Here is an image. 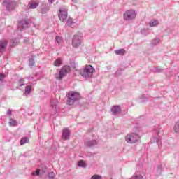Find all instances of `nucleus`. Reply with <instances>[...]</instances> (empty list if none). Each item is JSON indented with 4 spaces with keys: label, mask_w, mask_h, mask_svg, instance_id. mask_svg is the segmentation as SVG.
<instances>
[{
    "label": "nucleus",
    "mask_w": 179,
    "mask_h": 179,
    "mask_svg": "<svg viewBox=\"0 0 179 179\" xmlns=\"http://www.w3.org/2000/svg\"><path fill=\"white\" fill-rule=\"evenodd\" d=\"M95 71V68L92 65H85L83 69L80 71L81 76L84 78H90L92 76L94 72Z\"/></svg>",
    "instance_id": "f257e3e1"
},
{
    "label": "nucleus",
    "mask_w": 179,
    "mask_h": 179,
    "mask_svg": "<svg viewBox=\"0 0 179 179\" xmlns=\"http://www.w3.org/2000/svg\"><path fill=\"white\" fill-rule=\"evenodd\" d=\"M67 97H68L67 103L69 106H72L73 103H75V101L80 99V94L77 92H69L68 93Z\"/></svg>",
    "instance_id": "f03ea898"
},
{
    "label": "nucleus",
    "mask_w": 179,
    "mask_h": 179,
    "mask_svg": "<svg viewBox=\"0 0 179 179\" xmlns=\"http://www.w3.org/2000/svg\"><path fill=\"white\" fill-rule=\"evenodd\" d=\"M71 66H69V65H64L60 68L58 75L55 76L56 79L62 80L64 76H66L69 72H71Z\"/></svg>",
    "instance_id": "7ed1b4c3"
},
{
    "label": "nucleus",
    "mask_w": 179,
    "mask_h": 179,
    "mask_svg": "<svg viewBox=\"0 0 179 179\" xmlns=\"http://www.w3.org/2000/svg\"><path fill=\"white\" fill-rule=\"evenodd\" d=\"M83 45V36L81 34L74 35L72 39L73 48H79Z\"/></svg>",
    "instance_id": "20e7f679"
},
{
    "label": "nucleus",
    "mask_w": 179,
    "mask_h": 179,
    "mask_svg": "<svg viewBox=\"0 0 179 179\" xmlns=\"http://www.w3.org/2000/svg\"><path fill=\"white\" fill-rule=\"evenodd\" d=\"M136 17V13L134 10H127V11H126L124 14H123V18L126 21H130L131 20H134Z\"/></svg>",
    "instance_id": "39448f33"
},
{
    "label": "nucleus",
    "mask_w": 179,
    "mask_h": 179,
    "mask_svg": "<svg viewBox=\"0 0 179 179\" xmlns=\"http://www.w3.org/2000/svg\"><path fill=\"white\" fill-rule=\"evenodd\" d=\"M125 139L127 143H136L139 139V136L137 134H129L125 136Z\"/></svg>",
    "instance_id": "423d86ee"
},
{
    "label": "nucleus",
    "mask_w": 179,
    "mask_h": 179,
    "mask_svg": "<svg viewBox=\"0 0 179 179\" xmlns=\"http://www.w3.org/2000/svg\"><path fill=\"white\" fill-rule=\"evenodd\" d=\"M59 18L62 22H65L68 18V11L66 8H60L58 14Z\"/></svg>",
    "instance_id": "0eeeda50"
},
{
    "label": "nucleus",
    "mask_w": 179,
    "mask_h": 179,
    "mask_svg": "<svg viewBox=\"0 0 179 179\" xmlns=\"http://www.w3.org/2000/svg\"><path fill=\"white\" fill-rule=\"evenodd\" d=\"M70 135L71 132L69 128H64L62 131V139H64V141H68V139H70Z\"/></svg>",
    "instance_id": "6e6552de"
},
{
    "label": "nucleus",
    "mask_w": 179,
    "mask_h": 179,
    "mask_svg": "<svg viewBox=\"0 0 179 179\" xmlns=\"http://www.w3.org/2000/svg\"><path fill=\"white\" fill-rule=\"evenodd\" d=\"M111 111L113 114H118L119 113H121V108L120 106H113L111 108Z\"/></svg>",
    "instance_id": "1a4fd4ad"
},
{
    "label": "nucleus",
    "mask_w": 179,
    "mask_h": 179,
    "mask_svg": "<svg viewBox=\"0 0 179 179\" xmlns=\"http://www.w3.org/2000/svg\"><path fill=\"white\" fill-rule=\"evenodd\" d=\"M62 64V58H57V59H55L53 62L54 66H61Z\"/></svg>",
    "instance_id": "9d476101"
},
{
    "label": "nucleus",
    "mask_w": 179,
    "mask_h": 179,
    "mask_svg": "<svg viewBox=\"0 0 179 179\" xmlns=\"http://www.w3.org/2000/svg\"><path fill=\"white\" fill-rule=\"evenodd\" d=\"M8 42L7 41H0V51H3L4 48L7 47Z\"/></svg>",
    "instance_id": "9b49d317"
},
{
    "label": "nucleus",
    "mask_w": 179,
    "mask_h": 179,
    "mask_svg": "<svg viewBox=\"0 0 179 179\" xmlns=\"http://www.w3.org/2000/svg\"><path fill=\"white\" fill-rule=\"evenodd\" d=\"M29 137H22V138H21L20 143L21 145H25V143H29Z\"/></svg>",
    "instance_id": "f8f14e48"
},
{
    "label": "nucleus",
    "mask_w": 179,
    "mask_h": 179,
    "mask_svg": "<svg viewBox=\"0 0 179 179\" xmlns=\"http://www.w3.org/2000/svg\"><path fill=\"white\" fill-rule=\"evenodd\" d=\"M15 7V3H8V4H6V9L8 10H13Z\"/></svg>",
    "instance_id": "ddd939ff"
},
{
    "label": "nucleus",
    "mask_w": 179,
    "mask_h": 179,
    "mask_svg": "<svg viewBox=\"0 0 179 179\" xmlns=\"http://www.w3.org/2000/svg\"><path fill=\"white\" fill-rule=\"evenodd\" d=\"M157 25H159V21L157 20H153L152 21H150V27H157Z\"/></svg>",
    "instance_id": "4468645a"
},
{
    "label": "nucleus",
    "mask_w": 179,
    "mask_h": 179,
    "mask_svg": "<svg viewBox=\"0 0 179 179\" xmlns=\"http://www.w3.org/2000/svg\"><path fill=\"white\" fill-rule=\"evenodd\" d=\"M9 125L10 127H17V122L15 120H10Z\"/></svg>",
    "instance_id": "2eb2a0df"
},
{
    "label": "nucleus",
    "mask_w": 179,
    "mask_h": 179,
    "mask_svg": "<svg viewBox=\"0 0 179 179\" xmlns=\"http://www.w3.org/2000/svg\"><path fill=\"white\" fill-rule=\"evenodd\" d=\"M117 55H124L125 50L124 49H119V50H115V52Z\"/></svg>",
    "instance_id": "dca6fc26"
},
{
    "label": "nucleus",
    "mask_w": 179,
    "mask_h": 179,
    "mask_svg": "<svg viewBox=\"0 0 179 179\" xmlns=\"http://www.w3.org/2000/svg\"><path fill=\"white\" fill-rule=\"evenodd\" d=\"M37 6H38V3L33 1L29 3L30 8H36Z\"/></svg>",
    "instance_id": "f3484780"
},
{
    "label": "nucleus",
    "mask_w": 179,
    "mask_h": 179,
    "mask_svg": "<svg viewBox=\"0 0 179 179\" xmlns=\"http://www.w3.org/2000/svg\"><path fill=\"white\" fill-rule=\"evenodd\" d=\"M31 90H32V86H27L25 89V94H29L31 92Z\"/></svg>",
    "instance_id": "a211bd4d"
},
{
    "label": "nucleus",
    "mask_w": 179,
    "mask_h": 179,
    "mask_svg": "<svg viewBox=\"0 0 179 179\" xmlns=\"http://www.w3.org/2000/svg\"><path fill=\"white\" fill-rule=\"evenodd\" d=\"M55 40L59 45H61L63 42V39L62 38H61V36H56Z\"/></svg>",
    "instance_id": "6ab92c4d"
},
{
    "label": "nucleus",
    "mask_w": 179,
    "mask_h": 179,
    "mask_svg": "<svg viewBox=\"0 0 179 179\" xmlns=\"http://www.w3.org/2000/svg\"><path fill=\"white\" fill-rule=\"evenodd\" d=\"M78 166H83V167L86 166V163L85 162V161H83V159L78 161Z\"/></svg>",
    "instance_id": "aec40b11"
},
{
    "label": "nucleus",
    "mask_w": 179,
    "mask_h": 179,
    "mask_svg": "<svg viewBox=\"0 0 179 179\" xmlns=\"http://www.w3.org/2000/svg\"><path fill=\"white\" fill-rule=\"evenodd\" d=\"M174 131L175 132H179V121L176 123V125L174 127Z\"/></svg>",
    "instance_id": "412c9836"
},
{
    "label": "nucleus",
    "mask_w": 179,
    "mask_h": 179,
    "mask_svg": "<svg viewBox=\"0 0 179 179\" xmlns=\"http://www.w3.org/2000/svg\"><path fill=\"white\" fill-rule=\"evenodd\" d=\"M67 25H69V27H72L73 25V20L72 18H69L67 20Z\"/></svg>",
    "instance_id": "4be33fe9"
},
{
    "label": "nucleus",
    "mask_w": 179,
    "mask_h": 179,
    "mask_svg": "<svg viewBox=\"0 0 179 179\" xmlns=\"http://www.w3.org/2000/svg\"><path fill=\"white\" fill-rule=\"evenodd\" d=\"M92 179H101V175H93Z\"/></svg>",
    "instance_id": "5701e85b"
},
{
    "label": "nucleus",
    "mask_w": 179,
    "mask_h": 179,
    "mask_svg": "<svg viewBox=\"0 0 179 179\" xmlns=\"http://www.w3.org/2000/svg\"><path fill=\"white\" fill-rule=\"evenodd\" d=\"M54 178H55V173H54V172H50V173H49V178L54 179Z\"/></svg>",
    "instance_id": "b1692460"
},
{
    "label": "nucleus",
    "mask_w": 179,
    "mask_h": 179,
    "mask_svg": "<svg viewBox=\"0 0 179 179\" xmlns=\"http://www.w3.org/2000/svg\"><path fill=\"white\" fill-rule=\"evenodd\" d=\"M19 84L20 86H23L24 85H25V80L24 79H20L19 81Z\"/></svg>",
    "instance_id": "393cba45"
},
{
    "label": "nucleus",
    "mask_w": 179,
    "mask_h": 179,
    "mask_svg": "<svg viewBox=\"0 0 179 179\" xmlns=\"http://www.w3.org/2000/svg\"><path fill=\"white\" fill-rule=\"evenodd\" d=\"M6 75L4 73H0V80H3L4 79Z\"/></svg>",
    "instance_id": "a878e982"
},
{
    "label": "nucleus",
    "mask_w": 179,
    "mask_h": 179,
    "mask_svg": "<svg viewBox=\"0 0 179 179\" xmlns=\"http://www.w3.org/2000/svg\"><path fill=\"white\" fill-rule=\"evenodd\" d=\"M40 173V171L39 169H37L36 171H35V172L32 173V175H39Z\"/></svg>",
    "instance_id": "bb28decb"
},
{
    "label": "nucleus",
    "mask_w": 179,
    "mask_h": 179,
    "mask_svg": "<svg viewBox=\"0 0 179 179\" xmlns=\"http://www.w3.org/2000/svg\"><path fill=\"white\" fill-rule=\"evenodd\" d=\"M7 114H8L9 115H12L11 110H8V111H7Z\"/></svg>",
    "instance_id": "cd10ccee"
},
{
    "label": "nucleus",
    "mask_w": 179,
    "mask_h": 179,
    "mask_svg": "<svg viewBox=\"0 0 179 179\" xmlns=\"http://www.w3.org/2000/svg\"><path fill=\"white\" fill-rule=\"evenodd\" d=\"M51 105L52 106H56V104H54L53 101H51Z\"/></svg>",
    "instance_id": "c85d7f7f"
},
{
    "label": "nucleus",
    "mask_w": 179,
    "mask_h": 179,
    "mask_svg": "<svg viewBox=\"0 0 179 179\" xmlns=\"http://www.w3.org/2000/svg\"><path fill=\"white\" fill-rule=\"evenodd\" d=\"M50 3H53L54 0H49Z\"/></svg>",
    "instance_id": "c756f323"
},
{
    "label": "nucleus",
    "mask_w": 179,
    "mask_h": 179,
    "mask_svg": "<svg viewBox=\"0 0 179 179\" xmlns=\"http://www.w3.org/2000/svg\"><path fill=\"white\" fill-rule=\"evenodd\" d=\"M72 1H73V3H77V0H72Z\"/></svg>",
    "instance_id": "7c9ffc66"
},
{
    "label": "nucleus",
    "mask_w": 179,
    "mask_h": 179,
    "mask_svg": "<svg viewBox=\"0 0 179 179\" xmlns=\"http://www.w3.org/2000/svg\"><path fill=\"white\" fill-rule=\"evenodd\" d=\"M11 46H15V45H13V43L11 44Z\"/></svg>",
    "instance_id": "2f4dec72"
},
{
    "label": "nucleus",
    "mask_w": 179,
    "mask_h": 179,
    "mask_svg": "<svg viewBox=\"0 0 179 179\" xmlns=\"http://www.w3.org/2000/svg\"><path fill=\"white\" fill-rule=\"evenodd\" d=\"M178 78H179V75H178Z\"/></svg>",
    "instance_id": "473e14b6"
}]
</instances>
